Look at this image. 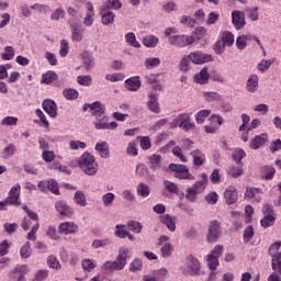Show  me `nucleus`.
Masks as SVG:
<instances>
[{"instance_id": "1", "label": "nucleus", "mask_w": 281, "mask_h": 281, "mask_svg": "<svg viewBox=\"0 0 281 281\" xmlns=\"http://www.w3.org/2000/svg\"><path fill=\"white\" fill-rule=\"evenodd\" d=\"M131 250L126 247L119 249V255L114 261H105L102 266L104 273H113V271H122L126 267L128 258H131Z\"/></svg>"}, {"instance_id": "2", "label": "nucleus", "mask_w": 281, "mask_h": 281, "mask_svg": "<svg viewBox=\"0 0 281 281\" xmlns=\"http://www.w3.org/2000/svg\"><path fill=\"white\" fill-rule=\"evenodd\" d=\"M77 164L86 175L92 176L98 172V162H95V157L89 153H85L80 158H78Z\"/></svg>"}, {"instance_id": "3", "label": "nucleus", "mask_w": 281, "mask_h": 281, "mask_svg": "<svg viewBox=\"0 0 281 281\" xmlns=\"http://www.w3.org/2000/svg\"><path fill=\"white\" fill-rule=\"evenodd\" d=\"M182 128V131H192L194 128V122H192V117L190 114L182 113L179 114L171 123V128Z\"/></svg>"}, {"instance_id": "4", "label": "nucleus", "mask_w": 281, "mask_h": 281, "mask_svg": "<svg viewBox=\"0 0 281 281\" xmlns=\"http://www.w3.org/2000/svg\"><path fill=\"white\" fill-rule=\"evenodd\" d=\"M169 170L175 172L176 179H188L189 181L194 180V176L190 173V169L186 165L170 164Z\"/></svg>"}, {"instance_id": "5", "label": "nucleus", "mask_w": 281, "mask_h": 281, "mask_svg": "<svg viewBox=\"0 0 281 281\" xmlns=\"http://www.w3.org/2000/svg\"><path fill=\"white\" fill-rule=\"evenodd\" d=\"M93 116L95 117L94 128H97V131L109 128V117L104 114V108L102 105L98 108Z\"/></svg>"}, {"instance_id": "6", "label": "nucleus", "mask_w": 281, "mask_h": 281, "mask_svg": "<svg viewBox=\"0 0 281 281\" xmlns=\"http://www.w3.org/2000/svg\"><path fill=\"white\" fill-rule=\"evenodd\" d=\"M205 192V183L203 181H196L192 187L187 189L186 199L193 203L196 200L198 194Z\"/></svg>"}, {"instance_id": "7", "label": "nucleus", "mask_w": 281, "mask_h": 281, "mask_svg": "<svg viewBox=\"0 0 281 281\" xmlns=\"http://www.w3.org/2000/svg\"><path fill=\"white\" fill-rule=\"evenodd\" d=\"M189 59L193 65H204V63H213L214 57L210 54L201 53L199 50L189 54Z\"/></svg>"}, {"instance_id": "8", "label": "nucleus", "mask_w": 281, "mask_h": 281, "mask_svg": "<svg viewBox=\"0 0 281 281\" xmlns=\"http://www.w3.org/2000/svg\"><path fill=\"white\" fill-rule=\"evenodd\" d=\"M272 262V272L268 277V281H281V252H278L277 256H274L271 259Z\"/></svg>"}, {"instance_id": "9", "label": "nucleus", "mask_w": 281, "mask_h": 281, "mask_svg": "<svg viewBox=\"0 0 281 281\" xmlns=\"http://www.w3.org/2000/svg\"><path fill=\"white\" fill-rule=\"evenodd\" d=\"M7 202H9V205H14L15 207H19L21 205V184L16 183L13 186L9 194L7 196Z\"/></svg>"}, {"instance_id": "10", "label": "nucleus", "mask_w": 281, "mask_h": 281, "mask_svg": "<svg viewBox=\"0 0 281 281\" xmlns=\"http://www.w3.org/2000/svg\"><path fill=\"white\" fill-rule=\"evenodd\" d=\"M169 43L176 47H188V45H193L194 37L186 35H173L169 37Z\"/></svg>"}, {"instance_id": "11", "label": "nucleus", "mask_w": 281, "mask_h": 281, "mask_svg": "<svg viewBox=\"0 0 281 281\" xmlns=\"http://www.w3.org/2000/svg\"><path fill=\"white\" fill-rule=\"evenodd\" d=\"M218 236H221V222L213 221L211 222L209 226V233L206 235V240L209 243H215V240H218Z\"/></svg>"}, {"instance_id": "12", "label": "nucleus", "mask_w": 281, "mask_h": 281, "mask_svg": "<svg viewBox=\"0 0 281 281\" xmlns=\"http://www.w3.org/2000/svg\"><path fill=\"white\" fill-rule=\"evenodd\" d=\"M158 245H162L160 249L162 258H170L172 256L175 248L172 247V244H170V237L161 236L159 238Z\"/></svg>"}, {"instance_id": "13", "label": "nucleus", "mask_w": 281, "mask_h": 281, "mask_svg": "<svg viewBox=\"0 0 281 281\" xmlns=\"http://www.w3.org/2000/svg\"><path fill=\"white\" fill-rule=\"evenodd\" d=\"M42 109L49 115V117H58V105L56 101L52 99H46L42 102Z\"/></svg>"}, {"instance_id": "14", "label": "nucleus", "mask_w": 281, "mask_h": 281, "mask_svg": "<svg viewBox=\"0 0 281 281\" xmlns=\"http://www.w3.org/2000/svg\"><path fill=\"white\" fill-rule=\"evenodd\" d=\"M78 224L74 222H64L58 225V234H64V236L78 234Z\"/></svg>"}, {"instance_id": "15", "label": "nucleus", "mask_w": 281, "mask_h": 281, "mask_svg": "<svg viewBox=\"0 0 281 281\" xmlns=\"http://www.w3.org/2000/svg\"><path fill=\"white\" fill-rule=\"evenodd\" d=\"M232 23L235 30H243V27L247 25V21H245V12L238 10L233 11Z\"/></svg>"}, {"instance_id": "16", "label": "nucleus", "mask_w": 281, "mask_h": 281, "mask_svg": "<svg viewBox=\"0 0 281 281\" xmlns=\"http://www.w3.org/2000/svg\"><path fill=\"white\" fill-rule=\"evenodd\" d=\"M210 124L204 126L205 133H215L221 128V125L223 124V117L217 114H212L210 117Z\"/></svg>"}, {"instance_id": "17", "label": "nucleus", "mask_w": 281, "mask_h": 281, "mask_svg": "<svg viewBox=\"0 0 281 281\" xmlns=\"http://www.w3.org/2000/svg\"><path fill=\"white\" fill-rule=\"evenodd\" d=\"M27 273H30V269L27 268V266H18L10 273V278L11 280H16L18 278V281H26L25 276H27Z\"/></svg>"}, {"instance_id": "18", "label": "nucleus", "mask_w": 281, "mask_h": 281, "mask_svg": "<svg viewBox=\"0 0 281 281\" xmlns=\"http://www.w3.org/2000/svg\"><path fill=\"white\" fill-rule=\"evenodd\" d=\"M55 209L61 216H66V218H71L74 216V209L67 205V202L65 201L56 202Z\"/></svg>"}, {"instance_id": "19", "label": "nucleus", "mask_w": 281, "mask_h": 281, "mask_svg": "<svg viewBox=\"0 0 281 281\" xmlns=\"http://www.w3.org/2000/svg\"><path fill=\"white\" fill-rule=\"evenodd\" d=\"M224 199L227 205H234L238 201V191L234 187H228L224 191Z\"/></svg>"}, {"instance_id": "20", "label": "nucleus", "mask_w": 281, "mask_h": 281, "mask_svg": "<svg viewBox=\"0 0 281 281\" xmlns=\"http://www.w3.org/2000/svg\"><path fill=\"white\" fill-rule=\"evenodd\" d=\"M245 199H252L255 203H260V201H262V190L258 188H247Z\"/></svg>"}, {"instance_id": "21", "label": "nucleus", "mask_w": 281, "mask_h": 281, "mask_svg": "<svg viewBox=\"0 0 281 281\" xmlns=\"http://www.w3.org/2000/svg\"><path fill=\"white\" fill-rule=\"evenodd\" d=\"M159 221L162 225H166L169 232H175L177 229V217H173L170 214H164L159 217Z\"/></svg>"}, {"instance_id": "22", "label": "nucleus", "mask_w": 281, "mask_h": 281, "mask_svg": "<svg viewBox=\"0 0 281 281\" xmlns=\"http://www.w3.org/2000/svg\"><path fill=\"white\" fill-rule=\"evenodd\" d=\"M86 16L83 18V25L91 27L93 25V16H95V11L93 10V3L86 2Z\"/></svg>"}, {"instance_id": "23", "label": "nucleus", "mask_w": 281, "mask_h": 281, "mask_svg": "<svg viewBox=\"0 0 281 281\" xmlns=\"http://www.w3.org/2000/svg\"><path fill=\"white\" fill-rule=\"evenodd\" d=\"M269 139V135L266 133L255 136L250 142V148L252 150H258L260 146H265L267 140Z\"/></svg>"}, {"instance_id": "24", "label": "nucleus", "mask_w": 281, "mask_h": 281, "mask_svg": "<svg viewBox=\"0 0 281 281\" xmlns=\"http://www.w3.org/2000/svg\"><path fill=\"white\" fill-rule=\"evenodd\" d=\"M190 157H192L193 166H196V168L205 164V154H203V151H201L200 149L192 150L190 153Z\"/></svg>"}, {"instance_id": "25", "label": "nucleus", "mask_w": 281, "mask_h": 281, "mask_svg": "<svg viewBox=\"0 0 281 281\" xmlns=\"http://www.w3.org/2000/svg\"><path fill=\"white\" fill-rule=\"evenodd\" d=\"M125 87L127 91H139L142 81L139 80V77H131L125 80Z\"/></svg>"}, {"instance_id": "26", "label": "nucleus", "mask_w": 281, "mask_h": 281, "mask_svg": "<svg viewBox=\"0 0 281 281\" xmlns=\"http://www.w3.org/2000/svg\"><path fill=\"white\" fill-rule=\"evenodd\" d=\"M193 81L196 82V85H207V82H210L207 68H203L199 74L194 75Z\"/></svg>"}, {"instance_id": "27", "label": "nucleus", "mask_w": 281, "mask_h": 281, "mask_svg": "<svg viewBox=\"0 0 281 281\" xmlns=\"http://www.w3.org/2000/svg\"><path fill=\"white\" fill-rule=\"evenodd\" d=\"M35 115L38 117V120H34V124H38L40 126H43V128H49V121L47 120V116L45 113H43V110L36 109Z\"/></svg>"}, {"instance_id": "28", "label": "nucleus", "mask_w": 281, "mask_h": 281, "mask_svg": "<svg viewBox=\"0 0 281 281\" xmlns=\"http://www.w3.org/2000/svg\"><path fill=\"white\" fill-rule=\"evenodd\" d=\"M85 31L78 24L71 25V41L74 43H80L82 41Z\"/></svg>"}, {"instance_id": "29", "label": "nucleus", "mask_w": 281, "mask_h": 281, "mask_svg": "<svg viewBox=\"0 0 281 281\" xmlns=\"http://www.w3.org/2000/svg\"><path fill=\"white\" fill-rule=\"evenodd\" d=\"M220 41L226 46L232 47L234 45V33L229 31H223L220 33Z\"/></svg>"}, {"instance_id": "30", "label": "nucleus", "mask_w": 281, "mask_h": 281, "mask_svg": "<svg viewBox=\"0 0 281 281\" xmlns=\"http://www.w3.org/2000/svg\"><path fill=\"white\" fill-rule=\"evenodd\" d=\"M147 109L151 111V113H161V109L159 108V102L157 101V94L150 93L149 101L147 102Z\"/></svg>"}, {"instance_id": "31", "label": "nucleus", "mask_w": 281, "mask_h": 281, "mask_svg": "<svg viewBox=\"0 0 281 281\" xmlns=\"http://www.w3.org/2000/svg\"><path fill=\"white\" fill-rule=\"evenodd\" d=\"M58 80V74L54 70H48L42 75V85H52V82H56Z\"/></svg>"}, {"instance_id": "32", "label": "nucleus", "mask_w": 281, "mask_h": 281, "mask_svg": "<svg viewBox=\"0 0 281 281\" xmlns=\"http://www.w3.org/2000/svg\"><path fill=\"white\" fill-rule=\"evenodd\" d=\"M187 265L194 276H199V271H201V262H199V259L189 256Z\"/></svg>"}, {"instance_id": "33", "label": "nucleus", "mask_w": 281, "mask_h": 281, "mask_svg": "<svg viewBox=\"0 0 281 281\" xmlns=\"http://www.w3.org/2000/svg\"><path fill=\"white\" fill-rule=\"evenodd\" d=\"M246 90L249 93H256L258 91V76L257 75H251L246 83Z\"/></svg>"}, {"instance_id": "34", "label": "nucleus", "mask_w": 281, "mask_h": 281, "mask_svg": "<svg viewBox=\"0 0 281 281\" xmlns=\"http://www.w3.org/2000/svg\"><path fill=\"white\" fill-rule=\"evenodd\" d=\"M276 177V168L271 166H263L261 168V179H266V181H271Z\"/></svg>"}, {"instance_id": "35", "label": "nucleus", "mask_w": 281, "mask_h": 281, "mask_svg": "<svg viewBox=\"0 0 281 281\" xmlns=\"http://www.w3.org/2000/svg\"><path fill=\"white\" fill-rule=\"evenodd\" d=\"M94 148L100 157H103L104 159L109 158V144L106 142L97 143Z\"/></svg>"}, {"instance_id": "36", "label": "nucleus", "mask_w": 281, "mask_h": 281, "mask_svg": "<svg viewBox=\"0 0 281 281\" xmlns=\"http://www.w3.org/2000/svg\"><path fill=\"white\" fill-rule=\"evenodd\" d=\"M148 161L150 164V168L153 170H160L161 169V156L157 154H153L149 158Z\"/></svg>"}, {"instance_id": "37", "label": "nucleus", "mask_w": 281, "mask_h": 281, "mask_svg": "<svg viewBox=\"0 0 281 281\" xmlns=\"http://www.w3.org/2000/svg\"><path fill=\"white\" fill-rule=\"evenodd\" d=\"M143 45H145V47H157V45H159V37L155 35H146L143 38Z\"/></svg>"}, {"instance_id": "38", "label": "nucleus", "mask_w": 281, "mask_h": 281, "mask_svg": "<svg viewBox=\"0 0 281 281\" xmlns=\"http://www.w3.org/2000/svg\"><path fill=\"white\" fill-rule=\"evenodd\" d=\"M63 95L66 100H78L80 92L72 88H67L63 91Z\"/></svg>"}, {"instance_id": "39", "label": "nucleus", "mask_w": 281, "mask_h": 281, "mask_svg": "<svg viewBox=\"0 0 281 281\" xmlns=\"http://www.w3.org/2000/svg\"><path fill=\"white\" fill-rule=\"evenodd\" d=\"M247 41H251V35L241 34L236 38L237 49H245L247 47Z\"/></svg>"}, {"instance_id": "40", "label": "nucleus", "mask_w": 281, "mask_h": 281, "mask_svg": "<svg viewBox=\"0 0 281 281\" xmlns=\"http://www.w3.org/2000/svg\"><path fill=\"white\" fill-rule=\"evenodd\" d=\"M77 82L81 87H91V85H93V77H91V75L78 76Z\"/></svg>"}, {"instance_id": "41", "label": "nucleus", "mask_w": 281, "mask_h": 281, "mask_svg": "<svg viewBox=\"0 0 281 281\" xmlns=\"http://www.w3.org/2000/svg\"><path fill=\"white\" fill-rule=\"evenodd\" d=\"M212 111L211 110H201L195 114L196 124H203L206 117H210Z\"/></svg>"}, {"instance_id": "42", "label": "nucleus", "mask_w": 281, "mask_h": 281, "mask_svg": "<svg viewBox=\"0 0 281 281\" xmlns=\"http://www.w3.org/2000/svg\"><path fill=\"white\" fill-rule=\"evenodd\" d=\"M74 201L77 205L81 207H86L87 205V196L82 193V191H77L74 195Z\"/></svg>"}, {"instance_id": "43", "label": "nucleus", "mask_w": 281, "mask_h": 281, "mask_svg": "<svg viewBox=\"0 0 281 281\" xmlns=\"http://www.w3.org/2000/svg\"><path fill=\"white\" fill-rule=\"evenodd\" d=\"M47 265L50 269H56V271H59V269H63V266H60V261L54 255L48 256Z\"/></svg>"}, {"instance_id": "44", "label": "nucleus", "mask_w": 281, "mask_h": 281, "mask_svg": "<svg viewBox=\"0 0 281 281\" xmlns=\"http://www.w3.org/2000/svg\"><path fill=\"white\" fill-rule=\"evenodd\" d=\"M125 41L131 45V47L139 48L142 45L138 43L137 37L135 36V33L130 32L125 35Z\"/></svg>"}, {"instance_id": "45", "label": "nucleus", "mask_w": 281, "mask_h": 281, "mask_svg": "<svg viewBox=\"0 0 281 281\" xmlns=\"http://www.w3.org/2000/svg\"><path fill=\"white\" fill-rule=\"evenodd\" d=\"M164 188L170 194H179V187L175 182H170L169 180H164Z\"/></svg>"}, {"instance_id": "46", "label": "nucleus", "mask_w": 281, "mask_h": 281, "mask_svg": "<svg viewBox=\"0 0 281 281\" xmlns=\"http://www.w3.org/2000/svg\"><path fill=\"white\" fill-rule=\"evenodd\" d=\"M114 236H116V238H126V236H128V231H126V226L117 224L115 226Z\"/></svg>"}, {"instance_id": "47", "label": "nucleus", "mask_w": 281, "mask_h": 281, "mask_svg": "<svg viewBox=\"0 0 281 281\" xmlns=\"http://www.w3.org/2000/svg\"><path fill=\"white\" fill-rule=\"evenodd\" d=\"M14 47L5 46L4 53L1 54V60H12L14 58Z\"/></svg>"}, {"instance_id": "48", "label": "nucleus", "mask_w": 281, "mask_h": 281, "mask_svg": "<svg viewBox=\"0 0 281 281\" xmlns=\"http://www.w3.org/2000/svg\"><path fill=\"white\" fill-rule=\"evenodd\" d=\"M137 194H138V196H143V199H146V196H148L150 194V187L140 182L137 186Z\"/></svg>"}, {"instance_id": "49", "label": "nucleus", "mask_w": 281, "mask_h": 281, "mask_svg": "<svg viewBox=\"0 0 281 281\" xmlns=\"http://www.w3.org/2000/svg\"><path fill=\"white\" fill-rule=\"evenodd\" d=\"M273 223H276V216L273 215H265V217L260 220V225L261 227H265V229L271 227Z\"/></svg>"}, {"instance_id": "50", "label": "nucleus", "mask_w": 281, "mask_h": 281, "mask_svg": "<svg viewBox=\"0 0 281 281\" xmlns=\"http://www.w3.org/2000/svg\"><path fill=\"white\" fill-rule=\"evenodd\" d=\"M206 262L211 271H216V267L220 265L218 257H214V255H207Z\"/></svg>"}, {"instance_id": "51", "label": "nucleus", "mask_w": 281, "mask_h": 281, "mask_svg": "<svg viewBox=\"0 0 281 281\" xmlns=\"http://www.w3.org/2000/svg\"><path fill=\"white\" fill-rule=\"evenodd\" d=\"M127 227L130 232H133L134 234H140L144 226H142V223L139 222L131 221L128 222Z\"/></svg>"}, {"instance_id": "52", "label": "nucleus", "mask_w": 281, "mask_h": 281, "mask_svg": "<svg viewBox=\"0 0 281 281\" xmlns=\"http://www.w3.org/2000/svg\"><path fill=\"white\" fill-rule=\"evenodd\" d=\"M203 97L206 102H220L221 100V94L218 92H204Z\"/></svg>"}, {"instance_id": "53", "label": "nucleus", "mask_w": 281, "mask_h": 281, "mask_svg": "<svg viewBox=\"0 0 281 281\" xmlns=\"http://www.w3.org/2000/svg\"><path fill=\"white\" fill-rule=\"evenodd\" d=\"M113 21H115V13L113 12H106L102 15L101 18V23L103 25H111V23H113Z\"/></svg>"}, {"instance_id": "54", "label": "nucleus", "mask_w": 281, "mask_h": 281, "mask_svg": "<svg viewBox=\"0 0 281 281\" xmlns=\"http://www.w3.org/2000/svg\"><path fill=\"white\" fill-rule=\"evenodd\" d=\"M21 258H30L32 256V248L30 241H26L20 249Z\"/></svg>"}, {"instance_id": "55", "label": "nucleus", "mask_w": 281, "mask_h": 281, "mask_svg": "<svg viewBox=\"0 0 281 281\" xmlns=\"http://www.w3.org/2000/svg\"><path fill=\"white\" fill-rule=\"evenodd\" d=\"M18 123H19V117L16 116H5L4 119L1 120L2 126H16Z\"/></svg>"}, {"instance_id": "56", "label": "nucleus", "mask_w": 281, "mask_h": 281, "mask_svg": "<svg viewBox=\"0 0 281 281\" xmlns=\"http://www.w3.org/2000/svg\"><path fill=\"white\" fill-rule=\"evenodd\" d=\"M102 201L105 207H111V205H113V201H115V194L112 192L105 193L102 196Z\"/></svg>"}, {"instance_id": "57", "label": "nucleus", "mask_w": 281, "mask_h": 281, "mask_svg": "<svg viewBox=\"0 0 281 281\" xmlns=\"http://www.w3.org/2000/svg\"><path fill=\"white\" fill-rule=\"evenodd\" d=\"M159 65H161V59H159L157 57L147 58L145 60V67L147 69H153L154 67H159Z\"/></svg>"}, {"instance_id": "58", "label": "nucleus", "mask_w": 281, "mask_h": 281, "mask_svg": "<svg viewBox=\"0 0 281 281\" xmlns=\"http://www.w3.org/2000/svg\"><path fill=\"white\" fill-rule=\"evenodd\" d=\"M40 227V223H35L32 226L31 232L26 235L27 240H33V243H36V232H38Z\"/></svg>"}, {"instance_id": "59", "label": "nucleus", "mask_w": 281, "mask_h": 281, "mask_svg": "<svg viewBox=\"0 0 281 281\" xmlns=\"http://www.w3.org/2000/svg\"><path fill=\"white\" fill-rule=\"evenodd\" d=\"M247 153H245L243 149L237 148L233 153V159L236 161V164H240L243 161V158H245Z\"/></svg>"}, {"instance_id": "60", "label": "nucleus", "mask_w": 281, "mask_h": 281, "mask_svg": "<svg viewBox=\"0 0 281 281\" xmlns=\"http://www.w3.org/2000/svg\"><path fill=\"white\" fill-rule=\"evenodd\" d=\"M281 241H276L274 244L270 245L268 248V254L271 256V258H276L278 256V251H280Z\"/></svg>"}, {"instance_id": "61", "label": "nucleus", "mask_w": 281, "mask_h": 281, "mask_svg": "<svg viewBox=\"0 0 281 281\" xmlns=\"http://www.w3.org/2000/svg\"><path fill=\"white\" fill-rule=\"evenodd\" d=\"M225 47H227L221 40H217L213 45V50L215 54L221 56L225 52Z\"/></svg>"}, {"instance_id": "62", "label": "nucleus", "mask_w": 281, "mask_h": 281, "mask_svg": "<svg viewBox=\"0 0 281 281\" xmlns=\"http://www.w3.org/2000/svg\"><path fill=\"white\" fill-rule=\"evenodd\" d=\"M254 238V226L249 225L244 229V240L249 243Z\"/></svg>"}, {"instance_id": "63", "label": "nucleus", "mask_w": 281, "mask_h": 281, "mask_svg": "<svg viewBox=\"0 0 281 281\" xmlns=\"http://www.w3.org/2000/svg\"><path fill=\"white\" fill-rule=\"evenodd\" d=\"M81 267L83 271H93V268L95 267V262L91 261V259H83L81 261Z\"/></svg>"}, {"instance_id": "64", "label": "nucleus", "mask_w": 281, "mask_h": 281, "mask_svg": "<svg viewBox=\"0 0 281 281\" xmlns=\"http://www.w3.org/2000/svg\"><path fill=\"white\" fill-rule=\"evenodd\" d=\"M190 55L189 56H186L183 57L181 60H180V70L181 71H190Z\"/></svg>"}]
</instances>
